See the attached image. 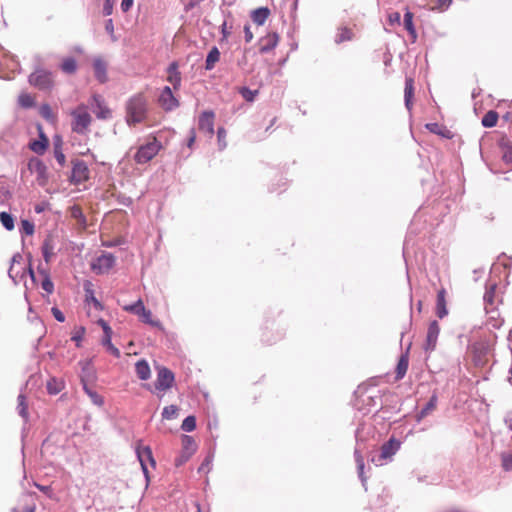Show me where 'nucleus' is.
<instances>
[{
  "mask_svg": "<svg viewBox=\"0 0 512 512\" xmlns=\"http://www.w3.org/2000/svg\"><path fill=\"white\" fill-rule=\"evenodd\" d=\"M123 309L126 312L132 313L134 315H137L139 318L142 316V314L146 311V308L143 304V301L139 299L133 304L125 305L123 306Z\"/></svg>",
  "mask_w": 512,
  "mask_h": 512,
  "instance_id": "obj_35",
  "label": "nucleus"
},
{
  "mask_svg": "<svg viewBox=\"0 0 512 512\" xmlns=\"http://www.w3.org/2000/svg\"><path fill=\"white\" fill-rule=\"evenodd\" d=\"M135 372L139 379L148 380L151 376V370L146 360L142 359L136 362Z\"/></svg>",
  "mask_w": 512,
  "mask_h": 512,
  "instance_id": "obj_24",
  "label": "nucleus"
},
{
  "mask_svg": "<svg viewBox=\"0 0 512 512\" xmlns=\"http://www.w3.org/2000/svg\"><path fill=\"white\" fill-rule=\"evenodd\" d=\"M426 6L430 10L444 11L446 10L452 3V0H425Z\"/></svg>",
  "mask_w": 512,
  "mask_h": 512,
  "instance_id": "obj_33",
  "label": "nucleus"
},
{
  "mask_svg": "<svg viewBox=\"0 0 512 512\" xmlns=\"http://www.w3.org/2000/svg\"><path fill=\"white\" fill-rule=\"evenodd\" d=\"M85 329L83 327L80 328V333L73 336L72 337V340H75V341H80L81 340V337H82V334L84 333Z\"/></svg>",
  "mask_w": 512,
  "mask_h": 512,
  "instance_id": "obj_63",
  "label": "nucleus"
},
{
  "mask_svg": "<svg viewBox=\"0 0 512 512\" xmlns=\"http://www.w3.org/2000/svg\"><path fill=\"white\" fill-rule=\"evenodd\" d=\"M279 35L275 32H271L261 37L259 40V51L260 53H267L273 50L279 42Z\"/></svg>",
  "mask_w": 512,
  "mask_h": 512,
  "instance_id": "obj_15",
  "label": "nucleus"
},
{
  "mask_svg": "<svg viewBox=\"0 0 512 512\" xmlns=\"http://www.w3.org/2000/svg\"><path fill=\"white\" fill-rule=\"evenodd\" d=\"M214 118L215 115L212 111H204L199 116V130L206 133L210 138L214 134Z\"/></svg>",
  "mask_w": 512,
  "mask_h": 512,
  "instance_id": "obj_12",
  "label": "nucleus"
},
{
  "mask_svg": "<svg viewBox=\"0 0 512 512\" xmlns=\"http://www.w3.org/2000/svg\"><path fill=\"white\" fill-rule=\"evenodd\" d=\"M92 101L95 105L94 113L98 119L107 120L112 117V110L108 107L101 95L94 94Z\"/></svg>",
  "mask_w": 512,
  "mask_h": 512,
  "instance_id": "obj_11",
  "label": "nucleus"
},
{
  "mask_svg": "<svg viewBox=\"0 0 512 512\" xmlns=\"http://www.w3.org/2000/svg\"><path fill=\"white\" fill-rule=\"evenodd\" d=\"M42 254L45 261L48 263L54 256V241L52 237H47L42 244Z\"/></svg>",
  "mask_w": 512,
  "mask_h": 512,
  "instance_id": "obj_30",
  "label": "nucleus"
},
{
  "mask_svg": "<svg viewBox=\"0 0 512 512\" xmlns=\"http://www.w3.org/2000/svg\"><path fill=\"white\" fill-rule=\"evenodd\" d=\"M174 382L175 376L170 369L166 367L158 368L157 378L154 384L156 391L165 392L173 386Z\"/></svg>",
  "mask_w": 512,
  "mask_h": 512,
  "instance_id": "obj_5",
  "label": "nucleus"
},
{
  "mask_svg": "<svg viewBox=\"0 0 512 512\" xmlns=\"http://www.w3.org/2000/svg\"><path fill=\"white\" fill-rule=\"evenodd\" d=\"M43 274V280L41 282V287L44 291H46L48 294L53 293L54 290V284L51 281L49 275L47 273L42 272Z\"/></svg>",
  "mask_w": 512,
  "mask_h": 512,
  "instance_id": "obj_47",
  "label": "nucleus"
},
{
  "mask_svg": "<svg viewBox=\"0 0 512 512\" xmlns=\"http://www.w3.org/2000/svg\"><path fill=\"white\" fill-rule=\"evenodd\" d=\"M29 83L41 90L50 89L53 86L52 73L43 69L36 70L29 76Z\"/></svg>",
  "mask_w": 512,
  "mask_h": 512,
  "instance_id": "obj_7",
  "label": "nucleus"
},
{
  "mask_svg": "<svg viewBox=\"0 0 512 512\" xmlns=\"http://www.w3.org/2000/svg\"><path fill=\"white\" fill-rule=\"evenodd\" d=\"M219 59H220V52L217 47H213L209 51L207 58H206V63H205L206 70H212L214 68L215 64L219 61Z\"/></svg>",
  "mask_w": 512,
  "mask_h": 512,
  "instance_id": "obj_36",
  "label": "nucleus"
},
{
  "mask_svg": "<svg viewBox=\"0 0 512 512\" xmlns=\"http://www.w3.org/2000/svg\"><path fill=\"white\" fill-rule=\"evenodd\" d=\"M178 407L176 405H169L163 408L162 418L165 420H172L178 416Z\"/></svg>",
  "mask_w": 512,
  "mask_h": 512,
  "instance_id": "obj_43",
  "label": "nucleus"
},
{
  "mask_svg": "<svg viewBox=\"0 0 512 512\" xmlns=\"http://www.w3.org/2000/svg\"><path fill=\"white\" fill-rule=\"evenodd\" d=\"M495 296H496V286L492 285L486 290V292L484 294V301L486 303V309H488V306H490L491 309H493V307L495 305Z\"/></svg>",
  "mask_w": 512,
  "mask_h": 512,
  "instance_id": "obj_42",
  "label": "nucleus"
},
{
  "mask_svg": "<svg viewBox=\"0 0 512 512\" xmlns=\"http://www.w3.org/2000/svg\"><path fill=\"white\" fill-rule=\"evenodd\" d=\"M436 406H437V396L433 395L429 399V401L427 402L425 407L420 411L419 419L426 417L429 413L434 411L436 409Z\"/></svg>",
  "mask_w": 512,
  "mask_h": 512,
  "instance_id": "obj_41",
  "label": "nucleus"
},
{
  "mask_svg": "<svg viewBox=\"0 0 512 512\" xmlns=\"http://www.w3.org/2000/svg\"><path fill=\"white\" fill-rule=\"evenodd\" d=\"M244 33H245V40L247 43H249L253 39V33H252L249 25H246L244 27Z\"/></svg>",
  "mask_w": 512,
  "mask_h": 512,
  "instance_id": "obj_59",
  "label": "nucleus"
},
{
  "mask_svg": "<svg viewBox=\"0 0 512 512\" xmlns=\"http://www.w3.org/2000/svg\"><path fill=\"white\" fill-rule=\"evenodd\" d=\"M115 262L116 259L111 253L103 252L91 263V269L96 274H105L114 267Z\"/></svg>",
  "mask_w": 512,
  "mask_h": 512,
  "instance_id": "obj_6",
  "label": "nucleus"
},
{
  "mask_svg": "<svg viewBox=\"0 0 512 512\" xmlns=\"http://www.w3.org/2000/svg\"><path fill=\"white\" fill-rule=\"evenodd\" d=\"M51 311H52V314H53V316L55 317V319H56L57 321H59V322H64V321H65V316H64V314H63V313H62L58 308L53 307V308L51 309Z\"/></svg>",
  "mask_w": 512,
  "mask_h": 512,
  "instance_id": "obj_56",
  "label": "nucleus"
},
{
  "mask_svg": "<svg viewBox=\"0 0 512 512\" xmlns=\"http://www.w3.org/2000/svg\"><path fill=\"white\" fill-rule=\"evenodd\" d=\"M38 131H39V139L33 140L32 142H30L29 148L36 154L42 155L45 153V151L48 147L49 139L44 134L41 125L38 126Z\"/></svg>",
  "mask_w": 512,
  "mask_h": 512,
  "instance_id": "obj_16",
  "label": "nucleus"
},
{
  "mask_svg": "<svg viewBox=\"0 0 512 512\" xmlns=\"http://www.w3.org/2000/svg\"><path fill=\"white\" fill-rule=\"evenodd\" d=\"M195 140H196V132H195L194 129H191L190 130V136H189L188 142H187V145H188L189 148H192Z\"/></svg>",
  "mask_w": 512,
  "mask_h": 512,
  "instance_id": "obj_60",
  "label": "nucleus"
},
{
  "mask_svg": "<svg viewBox=\"0 0 512 512\" xmlns=\"http://www.w3.org/2000/svg\"><path fill=\"white\" fill-rule=\"evenodd\" d=\"M18 104L22 108H31L35 105V99L31 94L24 92L19 95Z\"/></svg>",
  "mask_w": 512,
  "mask_h": 512,
  "instance_id": "obj_39",
  "label": "nucleus"
},
{
  "mask_svg": "<svg viewBox=\"0 0 512 512\" xmlns=\"http://www.w3.org/2000/svg\"><path fill=\"white\" fill-rule=\"evenodd\" d=\"M84 291H85V303L87 305L92 304L94 306V308L98 311L103 310V305L94 295L93 284L90 281H86L84 283Z\"/></svg>",
  "mask_w": 512,
  "mask_h": 512,
  "instance_id": "obj_19",
  "label": "nucleus"
},
{
  "mask_svg": "<svg viewBox=\"0 0 512 512\" xmlns=\"http://www.w3.org/2000/svg\"><path fill=\"white\" fill-rule=\"evenodd\" d=\"M148 99L144 93H137L126 102L125 120L128 126L143 123L148 115Z\"/></svg>",
  "mask_w": 512,
  "mask_h": 512,
  "instance_id": "obj_1",
  "label": "nucleus"
},
{
  "mask_svg": "<svg viewBox=\"0 0 512 512\" xmlns=\"http://www.w3.org/2000/svg\"><path fill=\"white\" fill-rule=\"evenodd\" d=\"M77 61L73 57H65L62 59L60 69L65 74H74L77 71Z\"/></svg>",
  "mask_w": 512,
  "mask_h": 512,
  "instance_id": "obj_28",
  "label": "nucleus"
},
{
  "mask_svg": "<svg viewBox=\"0 0 512 512\" xmlns=\"http://www.w3.org/2000/svg\"><path fill=\"white\" fill-rule=\"evenodd\" d=\"M140 320L143 323L151 325L152 327L163 329L162 323L157 319H153L152 312L148 309H146V311L142 314Z\"/></svg>",
  "mask_w": 512,
  "mask_h": 512,
  "instance_id": "obj_38",
  "label": "nucleus"
},
{
  "mask_svg": "<svg viewBox=\"0 0 512 512\" xmlns=\"http://www.w3.org/2000/svg\"><path fill=\"white\" fill-rule=\"evenodd\" d=\"M182 430L186 432H191L196 428V419L194 416L186 417L181 425Z\"/></svg>",
  "mask_w": 512,
  "mask_h": 512,
  "instance_id": "obj_46",
  "label": "nucleus"
},
{
  "mask_svg": "<svg viewBox=\"0 0 512 512\" xmlns=\"http://www.w3.org/2000/svg\"><path fill=\"white\" fill-rule=\"evenodd\" d=\"M439 333H440V326H439L438 322L436 320H434L429 324V327H428L426 343H425L426 351H433L435 349Z\"/></svg>",
  "mask_w": 512,
  "mask_h": 512,
  "instance_id": "obj_13",
  "label": "nucleus"
},
{
  "mask_svg": "<svg viewBox=\"0 0 512 512\" xmlns=\"http://www.w3.org/2000/svg\"><path fill=\"white\" fill-rule=\"evenodd\" d=\"M35 486L41 491L43 492L44 494H46L49 498H52L53 497V489L51 488V486H43V485H40V484H35Z\"/></svg>",
  "mask_w": 512,
  "mask_h": 512,
  "instance_id": "obj_54",
  "label": "nucleus"
},
{
  "mask_svg": "<svg viewBox=\"0 0 512 512\" xmlns=\"http://www.w3.org/2000/svg\"><path fill=\"white\" fill-rule=\"evenodd\" d=\"M28 169L36 175V182L39 186L44 187L49 180L48 169L46 165L39 159H31L28 163Z\"/></svg>",
  "mask_w": 512,
  "mask_h": 512,
  "instance_id": "obj_8",
  "label": "nucleus"
},
{
  "mask_svg": "<svg viewBox=\"0 0 512 512\" xmlns=\"http://www.w3.org/2000/svg\"><path fill=\"white\" fill-rule=\"evenodd\" d=\"M182 447L184 453H186V459L189 458L196 450V443L191 436H182Z\"/></svg>",
  "mask_w": 512,
  "mask_h": 512,
  "instance_id": "obj_32",
  "label": "nucleus"
},
{
  "mask_svg": "<svg viewBox=\"0 0 512 512\" xmlns=\"http://www.w3.org/2000/svg\"><path fill=\"white\" fill-rule=\"evenodd\" d=\"M39 113L40 115L48 120V121H51V122H54L56 121V116L55 114L53 113L51 107L49 104H42L39 108Z\"/></svg>",
  "mask_w": 512,
  "mask_h": 512,
  "instance_id": "obj_44",
  "label": "nucleus"
},
{
  "mask_svg": "<svg viewBox=\"0 0 512 512\" xmlns=\"http://www.w3.org/2000/svg\"><path fill=\"white\" fill-rule=\"evenodd\" d=\"M408 366H409L408 355L407 354L401 355V357L398 360L396 370H395V372H396L395 379L396 380H401L405 376V374L408 370Z\"/></svg>",
  "mask_w": 512,
  "mask_h": 512,
  "instance_id": "obj_27",
  "label": "nucleus"
},
{
  "mask_svg": "<svg viewBox=\"0 0 512 512\" xmlns=\"http://www.w3.org/2000/svg\"><path fill=\"white\" fill-rule=\"evenodd\" d=\"M501 152L503 161L512 167V143L509 141L501 142Z\"/></svg>",
  "mask_w": 512,
  "mask_h": 512,
  "instance_id": "obj_34",
  "label": "nucleus"
},
{
  "mask_svg": "<svg viewBox=\"0 0 512 512\" xmlns=\"http://www.w3.org/2000/svg\"><path fill=\"white\" fill-rule=\"evenodd\" d=\"M400 448V442L394 438H391L389 441L385 442L381 446L380 452V460L390 459Z\"/></svg>",
  "mask_w": 512,
  "mask_h": 512,
  "instance_id": "obj_18",
  "label": "nucleus"
},
{
  "mask_svg": "<svg viewBox=\"0 0 512 512\" xmlns=\"http://www.w3.org/2000/svg\"><path fill=\"white\" fill-rule=\"evenodd\" d=\"M159 105L166 111H171L179 107V101L174 96L172 89L165 86L158 98Z\"/></svg>",
  "mask_w": 512,
  "mask_h": 512,
  "instance_id": "obj_10",
  "label": "nucleus"
},
{
  "mask_svg": "<svg viewBox=\"0 0 512 512\" xmlns=\"http://www.w3.org/2000/svg\"><path fill=\"white\" fill-rule=\"evenodd\" d=\"M134 0H122L121 2V9L123 12H127L130 10V8L133 5Z\"/></svg>",
  "mask_w": 512,
  "mask_h": 512,
  "instance_id": "obj_58",
  "label": "nucleus"
},
{
  "mask_svg": "<svg viewBox=\"0 0 512 512\" xmlns=\"http://www.w3.org/2000/svg\"><path fill=\"white\" fill-rule=\"evenodd\" d=\"M181 73L177 62H172L167 68V81L172 84L174 90L181 86Z\"/></svg>",
  "mask_w": 512,
  "mask_h": 512,
  "instance_id": "obj_17",
  "label": "nucleus"
},
{
  "mask_svg": "<svg viewBox=\"0 0 512 512\" xmlns=\"http://www.w3.org/2000/svg\"><path fill=\"white\" fill-rule=\"evenodd\" d=\"M71 164L72 171L70 182L76 185L86 182L89 179L90 175L88 165L83 160L80 159H73L71 161Z\"/></svg>",
  "mask_w": 512,
  "mask_h": 512,
  "instance_id": "obj_4",
  "label": "nucleus"
},
{
  "mask_svg": "<svg viewBox=\"0 0 512 512\" xmlns=\"http://www.w3.org/2000/svg\"><path fill=\"white\" fill-rule=\"evenodd\" d=\"M354 37V33L352 29L348 27H340L338 28L337 34L335 36V42L337 44L343 43L345 41H350Z\"/></svg>",
  "mask_w": 512,
  "mask_h": 512,
  "instance_id": "obj_31",
  "label": "nucleus"
},
{
  "mask_svg": "<svg viewBox=\"0 0 512 512\" xmlns=\"http://www.w3.org/2000/svg\"><path fill=\"white\" fill-rule=\"evenodd\" d=\"M240 94L246 101L252 102L258 94V90H250L247 87H242L240 89Z\"/></svg>",
  "mask_w": 512,
  "mask_h": 512,
  "instance_id": "obj_48",
  "label": "nucleus"
},
{
  "mask_svg": "<svg viewBox=\"0 0 512 512\" xmlns=\"http://www.w3.org/2000/svg\"><path fill=\"white\" fill-rule=\"evenodd\" d=\"M104 13L105 15H110L112 13V5L108 1L104 5Z\"/></svg>",
  "mask_w": 512,
  "mask_h": 512,
  "instance_id": "obj_62",
  "label": "nucleus"
},
{
  "mask_svg": "<svg viewBox=\"0 0 512 512\" xmlns=\"http://www.w3.org/2000/svg\"><path fill=\"white\" fill-rule=\"evenodd\" d=\"M35 505L24 508L21 512H35Z\"/></svg>",
  "mask_w": 512,
  "mask_h": 512,
  "instance_id": "obj_64",
  "label": "nucleus"
},
{
  "mask_svg": "<svg viewBox=\"0 0 512 512\" xmlns=\"http://www.w3.org/2000/svg\"><path fill=\"white\" fill-rule=\"evenodd\" d=\"M413 96H414V79L412 77H407L405 80L404 98H405V105L408 110L412 109Z\"/></svg>",
  "mask_w": 512,
  "mask_h": 512,
  "instance_id": "obj_21",
  "label": "nucleus"
},
{
  "mask_svg": "<svg viewBox=\"0 0 512 512\" xmlns=\"http://www.w3.org/2000/svg\"><path fill=\"white\" fill-rule=\"evenodd\" d=\"M137 457L140 461L143 473L147 482L149 481V472L147 468V463H149L153 468L156 466L155 459L152 454V450L149 446H141L138 445L136 448Z\"/></svg>",
  "mask_w": 512,
  "mask_h": 512,
  "instance_id": "obj_9",
  "label": "nucleus"
},
{
  "mask_svg": "<svg viewBox=\"0 0 512 512\" xmlns=\"http://www.w3.org/2000/svg\"><path fill=\"white\" fill-rule=\"evenodd\" d=\"M62 146H63V143H62L61 138L56 137L54 139V143H53V152H54L55 159L57 160V162L59 163V165L61 167L65 166V164H66V156L63 153Z\"/></svg>",
  "mask_w": 512,
  "mask_h": 512,
  "instance_id": "obj_25",
  "label": "nucleus"
},
{
  "mask_svg": "<svg viewBox=\"0 0 512 512\" xmlns=\"http://www.w3.org/2000/svg\"><path fill=\"white\" fill-rule=\"evenodd\" d=\"M217 138H218L220 148L221 149L225 148L226 147V142H225L226 130L224 128H222V127L218 128Z\"/></svg>",
  "mask_w": 512,
  "mask_h": 512,
  "instance_id": "obj_50",
  "label": "nucleus"
},
{
  "mask_svg": "<svg viewBox=\"0 0 512 512\" xmlns=\"http://www.w3.org/2000/svg\"><path fill=\"white\" fill-rule=\"evenodd\" d=\"M84 390L86 391V393L93 399L94 403L98 404V405H101L103 403L101 397L96 393V392H92L86 384H84Z\"/></svg>",
  "mask_w": 512,
  "mask_h": 512,
  "instance_id": "obj_51",
  "label": "nucleus"
},
{
  "mask_svg": "<svg viewBox=\"0 0 512 512\" xmlns=\"http://www.w3.org/2000/svg\"><path fill=\"white\" fill-rule=\"evenodd\" d=\"M160 148V142L156 138H153L152 141L139 147L134 159L138 164H145L158 154Z\"/></svg>",
  "mask_w": 512,
  "mask_h": 512,
  "instance_id": "obj_3",
  "label": "nucleus"
},
{
  "mask_svg": "<svg viewBox=\"0 0 512 512\" xmlns=\"http://www.w3.org/2000/svg\"><path fill=\"white\" fill-rule=\"evenodd\" d=\"M103 331H104V338L102 341L109 342V340H111V338H112L111 327L108 325V326L104 327Z\"/></svg>",
  "mask_w": 512,
  "mask_h": 512,
  "instance_id": "obj_57",
  "label": "nucleus"
},
{
  "mask_svg": "<svg viewBox=\"0 0 512 512\" xmlns=\"http://www.w3.org/2000/svg\"><path fill=\"white\" fill-rule=\"evenodd\" d=\"M211 464V460L209 458H206L204 462L199 467V471H204L205 469L209 470V466Z\"/></svg>",
  "mask_w": 512,
  "mask_h": 512,
  "instance_id": "obj_61",
  "label": "nucleus"
},
{
  "mask_svg": "<svg viewBox=\"0 0 512 512\" xmlns=\"http://www.w3.org/2000/svg\"><path fill=\"white\" fill-rule=\"evenodd\" d=\"M64 387V381L62 379H58L55 377L50 378L46 384L47 392L51 395H56L60 393L64 389Z\"/></svg>",
  "mask_w": 512,
  "mask_h": 512,
  "instance_id": "obj_26",
  "label": "nucleus"
},
{
  "mask_svg": "<svg viewBox=\"0 0 512 512\" xmlns=\"http://www.w3.org/2000/svg\"><path fill=\"white\" fill-rule=\"evenodd\" d=\"M0 221L7 230L11 231L14 229V219L11 214L7 212H1Z\"/></svg>",
  "mask_w": 512,
  "mask_h": 512,
  "instance_id": "obj_45",
  "label": "nucleus"
},
{
  "mask_svg": "<svg viewBox=\"0 0 512 512\" xmlns=\"http://www.w3.org/2000/svg\"><path fill=\"white\" fill-rule=\"evenodd\" d=\"M498 118H499V115H498V113L496 111L489 110L482 117L481 123L486 128H492V127H494L497 124Z\"/></svg>",
  "mask_w": 512,
  "mask_h": 512,
  "instance_id": "obj_37",
  "label": "nucleus"
},
{
  "mask_svg": "<svg viewBox=\"0 0 512 512\" xmlns=\"http://www.w3.org/2000/svg\"><path fill=\"white\" fill-rule=\"evenodd\" d=\"M71 130L79 135H87L90 132L92 116L85 104H79L70 112Z\"/></svg>",
  "mask_w": 512,
  "mask_h": 512,
  "instance_id": "obj_2",
  "label": "nucleus"
},
{
  "mask_svg": "<svg viewBox=\"0 0 512 512\" xmlns=\"http://www.w3.org/2000/svg\"><path fill=\"white\" fill-rule=\"evenodd\" d=\"M404 27L410 34L412 42H415L417 39V32L413 24V13L408 10L404 14Z\"/></svg>",
  "mask_w": 512,
  "mask_h": 512,
  "instance_id": "obj_29",
  "label": "nucleus"
},
{
  "mask_svg": "<svg viewBox=\"0 0 512 512\" xmlns=\"http://www.w3.org/2000/svg\"><path fill=\"white\" fill-rule=\"evenodd\" d=\"M17 410L23 418L28 417V405L24 394H19L17 397Z\"/></svg>",
  "mask_w": 512,
  "mask_h": 512,
  "instance_id": "obj_40",
  "label": "nucleus"
},
{
  "mask_svg": "<svg viewBox=\"0 0 512 512\" xmlns=\"http://www.w3.org/2000/svg\"><path fill=\"white\" fill-rule=\"evenodd\" d=\"M94 75L100 83H105L108 80L107 64L100 58L93 61Z\"/></svg>",
  "mask_w": 512,
  "mask_h": 512,
  "instance_id": "obj_20",
  "label": "nucleus"
},
{
  "mask_svg": "<svg viewBox=\"0 0 512 512\" xmlns=\"http://www.w3.org/2000/svg\"><path fill=\"white\" fill-rule=\"evenodd\" d=\"M222 40H227L231 34V26H228L227 22H223L221 25Z\"/></svg>",
  "mask_w": 512,
  "mask_h": 512,
  "instance_id": "obj_53",
  "label": "nucleus"
},
{
  "mask_svg": "<svg viewBox=\"0 0 512 512\" xmlns=\"http://www.w3.org/2000/svg\"><path fill=\"white\" fill-rule=\"evenodd\" d=\"M103 345L107 347V350L114 355L115 357H120V351L117 347H115L111 340L109 342L102 341Z\"/></svg>",
  "mask_w": 512,
  "mask_h": 512,
  "instance_id": "obj_52",
  "label": "nucleus"
},
{
  "mask_svg": "<svg viewBox=\"0 0 512 512\" xmlns=\"http://www.w3.org/2000/svg\"><path fill=\"white\" fill-rule=\"evenodd\" d=\"M426 129L431 133L442 136L443 138L451 139L453 137L452 132L445 127L444 125L438 123H427L425 125Z\"/></svg>",
  "mask_w": 512,
  "mask_h": 512,
  "instance_id": "obj_23",
  "label": "nucleus"
},
{
  "mask_svg": "<svg viewBox=\"0 0 512 512\" xmlns=\"http://www.w3.org/2000/svg\"><path fill=\"white\" fill-rule=\"evenodd\" d=\"M270 16V10L267 7H260L251 12V19L257 25H263Z\"/></svg>",
  "mask_w": 512,
  "mask_h": 512,
  "instance_id": "obj_22",
  "label": "nucleus"
},
{
  "mask_svg": "<svg viewBox=\"0 0 512 512\" xmlns=\"http://www.w3.org/2000/svg\"><path fill=\"white\" fill-rule=\"evenodd\" d=\"M435 314L439 319H443L448 315L447 291L443 287L437 292Z\"/></svg>",
  "mask_w": 512,
  "mask_h": 512,
  "instance_id": "obj_14",
  "label": "nucleus"
},
{
  "mask_svg": "<svg viewBox=\"0 0 512 512\" xmlns=\"http://www.w3.org/2000/svg\"><path fill=\"white\" fill-rule=\"evenodd\" d=\"M22 231L26 235H32L34 233V225L28 220L21 221Z\"/></svg>",
  "mask_w": 512,
  "mask_h": 512,
  "instance_id": "obj_49",
  "label": "nucleus"
},
{
  "mask_svg": "<svg viewBox=\"0 0 512 512\" xmlns=\"http://www.w3.org/2000/svg\"><path fill=\"white\" fill-rule=\"evenodd\" d=\"M400 19H401V16H400L399 12L390 13L388 16V21L392 25L395 23L400 24Z\"/></svg>",
  "mask_w": 512,
  "mask_h": 512,
  "instance_id": "obj_55",
  "label": "nucleus"
}]
</instances>
